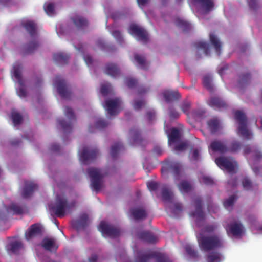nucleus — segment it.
I'll list each match as a JSON object with an SVG mask.
<instances>
[{"instance_id": "774afa93", "label": "nucleus", "mask_w": 262, "mask_h": 262, "mask_svg": "<svg viewBox=\"0 0 262 262\" xmlns=\"http://www.w3.org/2000/svg\"><path fill=\"white\" fill-rule=\"evenodd\" d=\"M155 112L154 110H150L146 113V117L149 122L155 119Z\"/></svg>"}, {"instance_id": "dca6fc26", "label": "nucleus", "mask_w": 262, "mask_h": 262, "mask_svg": "<svg viewBox=\"0 0 262 262\" xmlns=\"http://www.w3.org/2000/svg\"><path fill=\"white\" fill-rule=\"evenodd\" d=\"M88 215L85 213H83L80 216L77 220L74 221L72 222V226L77 230H80L85 228L88 225Z\"/></svg>"}, {"instance_id": "052dcab7", "label": "nucleus", "mask_w": 262, "mask_h": 262, "mask_svg": "<svg viewBox=\"0 0 262 262\" xmlns=\"http://www.w3.org/2000/svg\"><path fill=\"white\" fill-rule=\"evenodd\" d=\"M203 183L206 185H212L214 184L213 179L208 176H203L202 178Z\"/></svg>"}, {"instance_id": "a18cd8bd", "label": "nucleus", "mask_w": 262, "mask_h": 262, "mask_svg": "<svg viewBox=\"0 0 262 262\" xmlns=\"http://www.w3.org/2000/svg\"><path fill=\"white\" fill-rule=\"evenodd\" d=\"M203 82L204 86L210 92L213 91L212 85V78L210 76H205L203 77Z\"/></svg>"}, {"instance_id": "9b49d317", "label": "nucleus", "mask_w": 262, "mask_h": 262, "mask_svg": "<svg viewBox=\"0 0 262 262\" xmlns=\"http://www.w3.org/2000/svg\"><path fill=\"white\" fill-rule=\"evenodd\" d=\"M21 65L18 62L15 63L13 66V76L20 85V88L17 91L18 96L20 97H25L27 95V92L24 88V82L21 76Z\"/></svg>"}, {"instance_id": "13d9d810", "label": "nucleus", "mask_w": 262, "mask_h": 262, "mask_svg": "<svg viewBox=\"0 0 262 262\" xmlns=\"http://www.w3.org/2000/svg\"><path fill=\"white\" fill-rule=\"evenodd\" d=\"M243 187L246 190H250L252 188V183L247 178H245L242 181Z\"/></svg>"}, {"instance_id": "864d4df0", "label": "nucleus", "mask_w": 262, "mask_h": 262, "mask_svg": "<svg viewBox=\"0 0 262 262\" xmlns=\"http://www.w3.org/2000/svg\"><path fill=\"white\" fill-rule=\"evenodd\" d=\"M191 107V103L188 101H184L181 104V108L182 111L185 114L189 113V110Z\"/></svg>"}, {"instance_id": "e2e57ef3", "label": "nucleus", "mask_w": 262, "mask_h": 262, "mask_svg": "<svg viewBox=\"0 0 262 262\" xmlns=\"http://www.w3.org/2000/svg\"><path fill=\"white\" fill-rule=\"evenodd\" d=\"M180 116V113L173 108H169V117L171 119L178 118Z\"/></svg>"}, {"instance_id": "49530a36", "label": "nucleus", "mask_w": 262, "mask_h": 262, "mask_svg": "<svg viewBox=\"0 0 262 262\" xmlns=\"http://www.w3.org/2000/svg\"><path fill=\"white\" fill-rule=\"evenodd\" d=\"M185 250L187 254L192 258L196 259L199 255L197 251H196L191 246L187 245L185 247Z\"/></svg>"}, {"instance_id": "338daca9", "label": "nucleus", "mask_w": 262, "mask_h": 262, "mask_svg": "<svg viewBox=\"0 0 262 262\" xmlns=\"http://www.w3.org/2000/svg\"><path fill=\"white\" fill-rule=\"evenodd\" d=\"M248 4L251 9L255 10L258 8V0H249Z\"/></svg>"}, {"instance_id": "6e6d98bb", "label": "nucleus", "mask_w": 262, "mask_h": 262, "mask_svg": "<svg viewBox=\"0 0 262 262\" xmlns=\"http://www.w3.org/2000/svg\"><path fill=\"white\" fill-rule=\"evenodd\" d=\"M108 125V123L103 119H98L96 122V127L99 129L104 128Z\"/></svg>"}, {"instance_id": "a211bd4d", "label": "nucleus", "mask_w": 262, "mask_h": 262, "mask_svg": "<svg viewBox=\"0 0 262 262\" xmlns=\"http://www.w3.org/2000/svg\"><path fill=\"white\" fill-rule=\"evenodd\" d=\"M209 148L214 152H219L220 154L227 152V146L220 140L212 141Z\"/></svg>"}, {"instance_id": "1a4fd4ad", "label": "nucleus", "mask_w": 262, "mask_h": 262, "mask_svg": "<svg viewBox=\"0 0 262 262\" xmlns=\"http://www.w3.org/2000/svg\"><path fill=\"white\" fill-rule=\"evenodd\" d=\"M98 230L103 236L115 238L119 236L120 230L114 226L110 225L105 221H101L98 227Z\"/></svg>"}, {"instance_id": "412c9836", "label": "nucleus", "mask_w": 262, "mask_h": 262, "mask_svg": "<svg viewBox=\"0 0 262 262\" xmlns=\"http://www.w3.org/2000/svg\"><path fill=\"white\" fill-rule=\"evenodd\" d=\"M243 226L241 223H234L226 227L227 233H231L234 236L241 235L243 232Z\"/></svg>"}, {"instance_id": "c85d7f7f", "label": "nucleus", "mask_w": 262, "mask_h": 262, "mask_svg": "<svg viewBox=\"0 0 262 262\" xmlns=\"http://www.w3.org/2000/svg\"><path fill=\"white\" fill-rule=\"evenodd\" d=\"M71 19L78 29H83L88 26V21L84 17L76 15L71 18Z\"/></svg>"}, {"instance_id": "0eeeda50", "label": "nucleus", "mask_w": 262, "mask_h": 262, "mask_svg": "<svg viewBox=\"0 0 262 262\" xmlns=\"http://www.w3.org/2000/svg\"><path fill=\"white\" fill-rule=\"evenodd\" d=\"M183 170L182 165L180 163L170 160L166 161L162 165L161 172L167 173L171 171L177 180L180 179V176Z\"/></svg>"}, {"instance_id": "f03ea898", "label": "nucleus", "mask_w": 262, "mask_h": 262, "mask_svg": "<svg viewBox=\"0 0 262 262\" xmlns=\"http://www.w3.org/2000/svg\"><path fill=\"white\" fill-rule=\"evenodd\" d=\"M75 205V201L69 202L64 195H57L55 204L50 209L56 216L61 218L65 216L67 211L74 207Z\"/></svg>"}, {"instance_id": "58836bf2", "label": "nucleus", "mask_w": 262, "mask_h": 262, "mask_svg": "<svg viewBox=\"0 0 262 262\" xmlns=\"http://www.w3.org/2000/svg\"><path fill=\"white\" fill-rule=\"evenodd\" d=\"M251 78L250 73H242L239 76L238 84L241 86H244L250 83Z\"/></svg>"}, {"instance_id": "f704fd0d", "label": "nucleus", "mask_w": 262, "mask_h": 262, "mask_svg": "<svg viewBox=\"0 0 262 262\" xmlns=\"http://www.w3.org/2000/svg\"><path fill=\"white\" fill-rule=\"evenodd\" d=\"M180 139V133L176 128H172L168 135V142L176 143Z\"/></svg>"}, {"instance_id": "473e14b6", "label": "nucleus", "mask_w": 262, "mask_h": 262, "mask_svg": "<svg viewBox=\"0 0 262 262\" xmlns=\"http://www.w3.org/2000/svg\"><path fill=\"white\" fill-rule=\"evenodd\" d=\"M23 247V244L20 241H15L11 242L7 247L8 251L12 253H17Z\"/></svg>"}, {"instance_id": "39448f33", "label": "nucleus", "mask_w": 262, "mask_h": 262, "mask_svg": "<svg viewBox=\"0 0 262 262\" xmlns=\"http://www.w3.org/2000/svg\"><path fill=\"white\" fill-rule=\"evenodd\" d=\"M87 172L91 178L92 188L97 192L100 191L102 187L101 181L103 177L100 169L90 167L87 169Z\"/></svg>"}, {"instance_id": "6e6552de", "label": "nucleus", "mask_w": 262, "mask_h": 262, "mask_svg": "<svg viewBox=\"0 0 262 262\" xmlns=\"http://www.w3.org/2000/svg\"><path fill=\"white\" fill-rule=\"evenodd\" d=\"M54 85L57 88L58 93L63 99H69L71 96V91L67 84L66 80L61 76H57L55 79Z\"/></svg>"}, {"instance_id": "7c9ffc66", "label": "nucleus", "mask_w": 262, "mask_h": 262, "mask_svg": "<svg viewBox=\"0 0 262 262\" xmlns=\"http://www.w3.org/2000/svg\"><path fill=\"white\" fill-rule=\"evenodd\" d=\"M53 58L54 61L58 64H65L68 63L70 56L69 55L63 53H58L54 54Z\"/></svg>"}, {"instance_id": "393cba45", "label": "nucleus", "mask_w": 262, "mask_h": 262, "mask_svg": "<svg viewBox=\"0 0 262 262\" xmlns=\"http://www.w3.org/2000/svg\"><path fill=\"white\" fill-rule=\"evenodd\" d=\"M209 40L211 45L214 47L218 56L221 54L222 43L218 37L213 33L209 34Z\"/></svg>"}, {"instance_id": "6ab92c4d", "label": "nucleus", "mask_w": 262, "mask_h": 262, "mask_svg": "<svg viewBox=\"0 0 262 262\" xmlns=\"http://www.w3.org/2000/svg\"><path fill=\"white\" fill-rule=\"evenodd\" d=\"M208 104L215 109L219 110L226 108L227 107L226 103L221 98L216 96L211 97L208 101Z\"/></svg>"}, {"instance_id": "4d7b16f0", "label": "nucleus", "mask_w": 262, "mask_h": 262, "mask_svg": "<svg viewBox=\"0 0 262 262\" xmlns=\"http://www.w3.org/2000/svg\"><path fill=\"white\" fill-rule=\"evenodd\" d=\"M235 200V197L234 195L230 196L228 199L226 200L224 202V206L226 208L232 206L234 204Z\"/></svg>"}, {"instance_id": "e433bc0d", "label": "nucleus", "mask_w": 262, "mask_h": 262, "mask_svg": "<svg viewBox=\"0 0 262 262\" xmlns=\"http://www.w3.org/2000/svg\"><path fill=\"white\" fill-rule=\"evenodd\" d=\"M134 59L141 68L143 69H147L148 68V63L144 56L135 54L134 55Z\"/></svg>"}, {"instance_id": "9d476101", "label": "nucleus", "mask_w": 262, "mask_h": 262, "mask_svg": "<svg viewBox=\"0 0 262 262\" xmlns=\"http://www.w3.org/2000/svg\"><path fill=\"white\" fill-rule=\"evenodd\" d=\"M215 162L223 170H226L229 172H233L235 170L236 163L230 158L220 157L215 159Z\"/></svg>"}, {"instance_id": "20e7f679", "label": "nucleus", "mask_w": 262, "mask_h": 262, "mask_svg": "<svg viewBox=\"0 0 262 262\" xmlns=\"http://www.w3.org/2000/svg\"><path fill=\"white\" fill-rule=\"evenodd\" d=\"M234 119L238 124L237 134L247 140L252 137V133L248 129V120L246 115L239 110L234 113Z\"/></svg>"}, {"instance_id": "4c0bfd02", "label": "nucleus", "mask_w": 262, "mask_h": 262, "mask_svg": "<svg viewBox=\"0 0 262 262\" xmlns=\"http://www.w3.org/2000/svg\"><path fill=\"white\" fill-rule=\"evenodd\" d=\"M162 200L165 202H171L172 200L173 194L171 190L167 187H164L162 189Z\"/></svg>"}, {"instance_id": "0e129e2a", "label": "nucleus", "mask_w": 262, "mask_h": 262, "mask_svg": "<svg viewBox=\"0 0 262 262\" xmlns=\"http://www.w3.org/2000/svg\"><path fill=\"white\" fill-rule=\"evenodd\" d=\"M199 150L198 149H194L191 151V160L194 161H197L199 160Z\"/></svg>"}, {"instance_id": "2eb2a0df", "label": "nucleus", "mask_w": 262, "mask_h": 262, "mask_svg": "<svg viewBox=\"0 0 262 262\" xmlns=\"http://www.w3.org/2000/svg\"><path fill=\"white\" fill-rule=\"evenodd\" d=\"M195 210L191 213V215L195 217L196 223L203 221L205 220V214L202 210V201L200 198H197L194 200Z\"/></svg>"}, {"instance_id": "c03bdc74", "label": "nucleus", "mask_w": 262, "mask_h": 262, "mask_svg": "<svg viewBox=\"0 0 262 262\" xmlns=\"http://www.w3.org/2000/svg\"><path fill=\"white\" fill-rule=\"evenodd\" d=\"M241 144L239 141H234L232 142L229 147H227V152H236L239 150L241 147Z\"/></svg>"}, {"instance_id": "bb28decb", "label": "nucleus", "mask_w": 262, "mask_h": 262, "mask_svg": "<svg viewBox=\"0 0 262 262\" xmlns=\"http://www.w3.org/2000/svg\"><path fill=\"white\" fill-rule=\"evenodd\" d=\"M129 135L132 139V144L133 145H140L143 142V139L141 137L139 132L135 129L132 128L129 131Z\"/></svg>"}, {"instance_id": "7ed1b4c3", "label": "nucleus", "mask_w": 262, "mask_h": 262, "mask_svg": "<svg viewBox=\"0 0 262 262\" xmlns=\"http://www.w3.org/2000/svg\"><path fill=\"white\" fill-rule=\"evenodd\" d=\"M21 26L33 39L25 47V52L27 54L32 53L39 46V43L36 38L37 35L36 24L33 21L28 20L21 23Z\"/></svg>"}, {"instance_id": "680f3d73", "label": "nucleus", "mask_w": 262, "mask_h": 262, "mask_svg": "<svg viewBox=\"0 0 262 262\" xmlns=\"http://www.w3.org/2000/svg\"><path fill=\"white\" fill-rule=\"evenodd\" d=\"M147 186L148 189L150 191H155L158 188V184L155 182H149L147 183Z\"/></svg>"}, {"instance_id": "5701e85b", "label": "nucleus", "mask_w": 262, "mask_h": 262, "mask_svg": "<svg viewBox=\"0 0 262 262\" xmlns=\"http://www.w3.org/2000/svg\"><path fill=\"white\" fill-rule=\"evenodd\" d=\"M138 237L140 239L150 244L155 243L158 240V237L149 231H143L139 233Z\"/></svg>"}, {"instance_id": "a19ab883", "label": "nucleus", "mask_w": 262, "mask_h": 262, "mask_svg": "<svg viewBox=\"0 0 262 262\" xmlns=\"http://www.w3.org/2000/svg\"><path fill=\"white\" fill-rule=\"evenodd\" d=\"M175 24L176 26L182 28L185 32L188 31L191 28L190 24L179 18L176 19Z\"/></svg>"}, {"instance_id": "2f4dec72", "label": "nucleus", "mask_w": 262, "mask_h": 262, "mask_svg": "<svg viewBox=\"0 0 262 262\" xmlns=\"http://www.w3.org/2000/svg\"><path fill=\"white\" fill-rule=\"evenodd\" d=\"M178 187L182 193H188L193 189L192 185L190 182L186 180L181 181L178 185Z\"/></svg>"}, {"instance_id": "ddd939ff", "label": "nucleus", "mask_w": 262, "mask_h": 262, "mask_svg": "<svg viewBox=\"0 0 262 262\" xmlns=\"http://www.w3.org/2000/svg\"><path fill=\"white\" fill-rule=\"evenodd\" d=\"M129 32L132 35L135 36L137 39L145 43L148 41V34L146 31L135 24H132L129 28Z\"/></svg>"}, {"instance_id": "f8f14e48", "label": "nucleus", "mask_w": 262, "mask_h": 262, "mask_svg": "<svg viewBox=\"0 0 262 262\" xmlns=\"http://www.w3.org/2000/svg\"><path fill=\"white\" fill-rule=\"evenodd\" d=\"M80 160L85 164L93 161L98 154V150L95 148L90 149L87 147H83L81 151L79 152Z\"/></svg>"}, {"instance_id": "37998d69", "label": "nucleus", "mask_w": 262, "mask_h": 262, "mask_svg": "<svg viewBox=\"0 0 262 262\" xmlns=\"http://www.w3.org/2000/svg\"><path fill=\"white\" fill-rule=\"evenodd\" d=\"M8 212H13L14 214L20 215L23 214L24 208L22 206L16 204H12L7 208Z\"/></svg>"}, {"instance_id": "5fc2aeb1", "label": "nucleus", "mask_w": 262, "mask_h": 262, "mask_svg": "<svg viewBox=\"0 0 262 262\" xmlns=\"http://www.w3.org/2000/svg\"><path fill=\"white\" fill-rule=\"evenodd\" d=\"M138 81L137 79L133 78H126L125 79V83L127 86L129 88H134L137 84Z\"/></svg>"}, {"instance_id": "69168bd1", "label": "nucleus", "mask_w": 262, "mask_h": 262, "mask_svg": "<svg viewBox=\"0 0 262 262\" xmlns=\"http://www.w3.org/2000/svg\"><path fill=\"white\" fill-rule=\"evenodd\" d=\"M216 228L217 226L210 225L206 226L204 228V230L205 232L210 233L214 232L216 229Z\"/></svg>"}, {"instance_id": "79ce46f5", "label": "nucleus", "mask_w": 262, "mask_h": 262, "mask_svg": "<svg viewBox=\"0 0 262 262\" xmlns=\"http://www.w3.org/2000/svg\"><path fill=\"white\" fill-rule=\"evenodd\" d=\"M124 146L120 142H117L112 145L111 150V155L113 158H115L119 151L124 149Z\"/></svg>"}, {"instance_id": "09e8293b", "label": "nucleus", "mask_w": 262, "mask_h": 262, "mask_svg": "<svg viewBox=\"0 0 262 262\" xmlns=\"http://www.w3.org/2000/svg\"><path fill=\"white\" fill-rule=\"evenodd\" d=\"M57 121L65 132H70L72 130V126L70 123L66 122L63 119H59Z\"/></svg>"}, {"instance_id": "4be33fe9", "label": "nucleus", "mask_w": 262, "mask_h": 262, "mask_svg": "<svg viewBox=\"0 0 262 262\" xmlns=\"http://www.w3.org/2000/svg\"><path fill=\"white\" fill-rule=\"evenodd\" d=\"M37 188L36 184L33 182H26L25 183V186L22 192V196L24 198L30 197L33 191Z\"/></svg>"}, {"instance_id": "c9c22d12", "label": "nucleus", "mask_w": 262, "mask_h": 262, "mask_svg": "<svg viewBox=\"0 0 262 262\" xmlns=\"http://www.w3.org/2000/svg\"><path fill=\"white\" fill-rule=\"evenodd\" d=\"M221 254L217 252H212L208 253L206 256L207 262H221Z\"/></svg>"}, {"instance_id": "a878e982", "label": "nucleus", "mask_w": 262, "mask_h": 262, "mask_svg": "<svg viewBox=\"0 0 262 262\" xmlns=\"http://www.w3.org/2000/svg\"><path fill=\"white\" fill-rule=\"evenodd\" d=\"M163 94L165 100L167 102H170L178 100L181 97V95L179 93L176 91H166L163 92Z\"/></svg>"}, {"instance_id": "b1692460", "label": "nucleus", "mask_w": 262, "mask_h": 262, "mask_svg": "<svg viewBox=\"0 0 262 262\" xmlns=\"http://www.w3.org/2000/svg\"><path fill=\"white\" fill-rule=\"evenodd\" d=\"M195 1L200 5L206 13H208L214 9V0H195Z\"/></svg>"}, {"instance_id": "603ef678", "label": "nucleus", "mask_w": 262, "mask_h": 262, "mask_svg": "<svg viewBox=\"0 0 262 262\" xmlns=\"http://www.w3.org/2000/svg\"><path fill=\"white\" fill-rule=\"evenodd\" d=\"M146 103L144 100H135L133 103V107L136 110L141 109L143 106L145 105Z\"/></svg>"}, {"instance_id": "f3484780", "label": "nucleus", "mask_w": 262, "mask_h": 262, "mask_svg": "<svg viewBox=\"0 0 262 262\" xmlns=\"http://www.w3.org/2000/svg\"><path fill=\"white\" fill-rule=\"evenodd\" d=\"M41 227L38 224L32 225L25 233V237L27 240H29L37 235L41 234Z\"/></svg>"}, {"instance_id": "4468645a", "label": "nucleus", "mask_w": 262, "mask_h": 262, "mask_svg": "<svg viewBox=\"0 0 262 262\" xmlns=\"http://www.w3.org/2000/svg\"><path fill=\"white\" fill-rule=\"evenodd\" d=\"M104 108L110 116H114L118 114L117 109L121 106L122 101L119 98L113 99H108L105 102Z\"/></svg>"}, {"instance_id": "bf43d9fd", "label": "nucleus", "mask_w": 262, "mask_h": 262, "mask_svg": "<svg viewBox=\"0 0 262 262\" xmlns=\"http://www.w3.org/2000/svg\"><path fill=\"white\" fill-rule=\"evenodd\" d=\"M112 34L119 43H121L123 41V37L120 31L117 30L114 31L112 32Z\"/></svg>"}, {"instance_id": "aec40b11", "label": "nucleus", "mask_w": 262, "mask_h": 262, "mask_svg": "<svg viewBox=\"0 0 262 262\" xmlns=\"http://www.w3.org/2000/svg\"><path fill=\"white\" fill-rule=\"evenodd\" d=\"M42 247L46 250L50 252L56 251L58 247L54 238L45 237L41 243Z\"/></svg>"}, {"instance_id": "c756f323", "label": "nucleus", "mask_w": 262, "mask_h": 262, "mask_svg": "<svg viewBox=\"0 0 262 262\" xmlns=\"http://www.w3.org/2000/svg\"><path fill=\"white\" fill-rule=\"evenodd\" d=\"M132 216L136 220L143 219L147 216L146 210L143 208H133L130 210Z\"/></svg>"}, {"instance_id": "423d86ee", "label": "nucleus", "mask_w": 262, "mask_h": 262, "mask_svg": "<svg viewBox=\"0 0 262 262\" xmlns=\"http://www.w3.org/2000/svg\"><path fill=\"white\" fill-rule=\"evenodd\" d=\"M136 262H171L163 254H156L154 252L139 254L136 258Z\"/></svg>"}, {"instance_id": "f257e3e1", "label": "nucleus", "mask_w": 262, "mask_h": 262, "mask_svg": "<svg viewBox=\"0 0 262 262\" xmlns=\"http://www.w3.org/2000/svg\"><path fill=\"white\" fill-rule=\"evenodd\" d=\"M199 247L202 251L208 252L223 247L222 238L216 234L206 236L202 233L198 237Z\"/></svg>"}, {"instance_id": "72a5a7b5", "label": "nucleus", "mask_w": 262, "mask_h": 262, "mask_svg": "<svg viewBox=\"0 0 262 262\" xmlns=\"http://www.w3.org/2000/svg\"><path fill=\"white\" fill-rule=\"evenodd\" d=\"M194 47L198 50H203L207 56L210 55V48L209 45L205 41H199L194 42Z\"/></svg>"}, {"instance_id": "de8ad7c7", "label": "nucleus", "mask_w": 262, "mask_h": 262, "mask_svg": "<svg viewBox=\"0 0 262 262\" xmlns=\"http://www.w3.org/2000/svg\"><path fill=\"white\" fill-rule=\"evenodd\" d=\"M11 118L14 125L20 124L23 120L22 116L18 113L13 112L11 114Z\"/></svg>"}, {"instance_id": "8fccbe9b", "label": "nucleus", "mask_w": 262, "mask_h": 262, "mask_svg": "<svg viewBox=\"0 0 262 262\" xmlns=\"http://www.w3.org/2000/svg\"><path fill=\"white\" fill-rule=\"evenodd\" d=\"M44 9L48 15H52L55 13V7L53 3H48L44 5Z\"/></svg>"}, {"instance_id": "ea45409f", "label": "nucleus", "mask_w": 262, "mask_h": 262, "mask_svg": "<svg viewBox=\"0 0 262 262\" xmlns=\"http://www.w3.org/2000/svg\"><path fill=\"white\" fill-rule=\"evenodd\" d=\"M207 125L212 134H214L220 127L219 121L216 119H210L208 121Z\"/></svg>"}, {"instance_id": "cd10ccee", "label": "nucleus", "mask_w": 262, "mask_h": 262, "mask_svg": "<svg viewBox=\"0 0 262 262\" xmlns=\"http://www.w3.org/2000/svg\"><path fill=\"white\" fill-rule=\"evenodd\" d=\"M104 72L111 76L115 77L120 74V70L116 64L108 63L106 65Z\"/></svg>"}, {"instance_id": "3c124183", "label": "nucleus", "mask_w": 262, "mask_h": 262, "mask_svg": "<svg viewBox=\"0 0 262 262\" xmlns=\"http://www.w3.org/2000/svg\"><path fill=\"white\" fill-rule=\"evenodd\" d=\"M64 113L65 115L71 120H76V117L73 110L68 106L65 107L64 109Z\"/></svg>"}]
</instances>
